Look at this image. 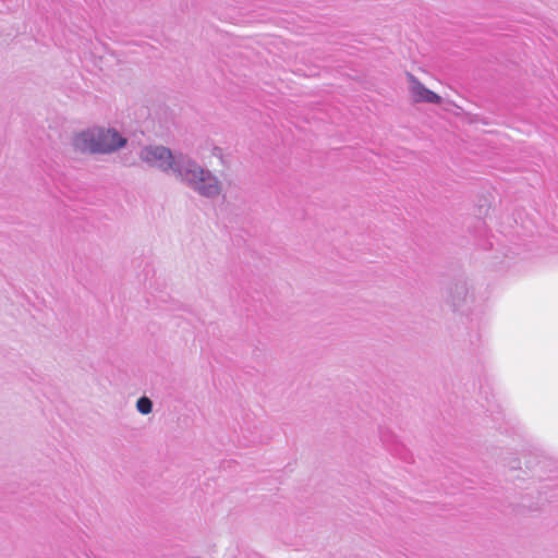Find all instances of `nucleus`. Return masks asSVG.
<instances>
[{
	"label": "nucleus",
	"mask_w": 558,
	"mask_h": 558,
	"mask_svg": "<svg viewBox=\"0 0 558 558\" xmlns=\"http://www.w3.org/2000/svg\"><path fill=\"white\" fill-rule=\"evenodd\" d=\"M140 160L150 168L173 175L198 196L217 199L225 195V189L232 186L233 180L221 179L213 170L196 159L172 150L163 145H146L138 153Z\"/></svg>",
	"instance_id": "obj_1"
},
{
	"label": "nucleus",
	"mask_w": 558,
	"mask_h": 558,
	"mask_svg": "<svg viewBox=\"0 0 558 558\" xmlns=\"http://www.w3.org/2000/svg\"><path fill=\"white\" fill-rule=\"evenodd\" d=\"M70 145L81 155H110L123 149L128 138L113 126L96 124L74 132Z\"/></svg>",
	"instance_id": "obj_2"
},
{
	"label": "nucleus",
	"mask_w": 558,
	"mask_h": 558,
	"mask_svg": "<svg viewBox=\"0 0 558 558\" xmlns=\"http://www.w3.org/2000/svg\"><path fill=\"white\" fill-rule=\"evenodd\" d=\"M472 299L468 282L462 279L452 281L447 289L446 302L454 310H462Z\"/></svg>",
	"instance_id": "obj_3"
},
{
	"label": "nucleus",
	"mask_w": 558,
	"mask_h": 558,
	"mask_svg": "<svg viewBox=\"0 0 558 558\" xmlns=\"http://www.w3.org/2000/svg\"><path fill=\"white\" fill-rule=\"evenodd\" d=\"M410 83V93L415 102H427L439 105L441 97L426 88L413 74L407 73Z\"/></svg>",
	"instance_id": "obj_4"
},
{
	"label": "nucleus",
	"mask_w": 558,
	"mask_h": 558,
	"mask_svg": "<svg viewBox=\"0 0 558 558\" xmlns=\"http://www.w3.org/2000/svg\"><path fill=\"white\" fill-rule=\"evenodd\" d=\"M379 437L384 446L395 456L404 459L403 451L405 450L396 436L387 428L379 429Z\"/></svg>",
	"instance_id": "obj_5"
},
{
	"label": "nucleus",
	"mask_w": 558,
	"mask_h": 558,
	"mask_svg": "<svg viewBox=\"0 0 558 558\" xmlns=\"http://www.w3.org/2000/svg\"><path fill=\"white\" fill-rule=\"evenodd\" d=\"M208 151L209 156L218 159L223 167L229 165V156L222 147L210 144L208 145Z\"/></svg>",
	"instance_id": "obj_6"
},
{
	"label": "nucleus",
	"mask_w": 558,
	"mask_h": 558,
	"mask_svg": "<svg viewBox=\"0 0 558 558\" xmlns=\"http://www.w3.org/2000/svg\"><path fill=\"white\" fill-rule=\"evenodd\" d=\"M135 407L136 410L143 415H147L153 412V401L145 396L137 399Z\"/></svg>",
	"instance_id": "obj_7"
}]
</instances>
